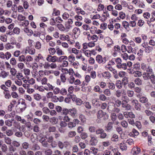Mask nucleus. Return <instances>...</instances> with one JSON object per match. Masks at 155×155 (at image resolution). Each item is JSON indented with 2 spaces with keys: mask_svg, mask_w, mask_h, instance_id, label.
I'll list each match as a JSON object with an SVG mask.
<instances>
[{
  "mask_svg": "<svg viewBox=\"0 0 155 155\" xmlns=\"http://www.w3.org/2000/svg\"><path fill=\"white\" fill-rule=\"evenodd\" d=\"M123 98L124 100L122 101V108L125 110L127 111L130 110L131 108V106L128 104L129 101V98L127 96H125L123 97Z\"/></svg>",
  "mask_w": 155,
  "mask_h": 155,
  "instance_id": "f257e3e1",
  "label": "nucleus"
},
{
  "mask_svg": "<svg viewBox=\"0 0 155 155\" xmlns=\"http://www.w3.org/2000/svg\"><path fill=\"white\" fill-rule=\"evenodd\" d=\"M114 61L116 63V67L118 69L126 70L127 69V65L126 63H122V60L120 58H115Z\"/></svg>",
  "mask_w": 155,
  "mask_h": 155,
  "instance_id": "f03ea898",
  "label": "nucleus"
},
{
  "mask_svg": "<svg viewBox=\"0 0 155 155\" xmlns=\"http://www.w3.org/2000/svg\"><path fill=\"white\" fill-rule=\"evenodd\" d=\"M54 87L50 83L47 84V85L45 86H38L37 88V90L41 92H43L45 90L47 91H52Z\"/></svg>",
  "mask_w": 155,
  "mask_h": 155,
  "instance_id": "7ed1b4c3",
  "label": "nucleus"
},
{
  "mask_svg": "<svg viewBox=\"0 0 155 155\" xmlns=\"http://www.w3.org/2000/svg\"><path fill=\"white\" fill-rule=\"evenodd\" d=\"M97 116L98 118L100 119L102 117L103 119L104 120H107L109 117L107 114L101 110H99L98 111Z\"/></svg>",
  "mask_w": 155,
  "mask_h": 155,
  "instance_id": "20e7f679",
  "label": "nucleus"
},
{
  "mask_svg": "<svg viewBox=\"0 0 155 155\" xmlns=\"http://www.w3.org/2000/svg\"><path fill=\"white\" fill-rule=\"evenodd\" d=\"M126 91L124 89H118L114 93V95L117 97L119 98L121 96L123 98V97L126 96Z\"/></svg>",
  "mask_w": 155,
  "mask_h": 155,
  "instance_id": "39448f33",
  "label": "nucleus"
},
{
  "mask_svg": "<svg viewBox=\"0 0 155 155\" xmlns=\"http://www.w3.org/2000/svg\"><path fill=\"white\" fill-rule=\"evenodd\" d=\"M36 80L38 83H41L42 85H47V84L48 83H47L48 79L45 77L42 78L40 76H37Z\"/></svg>",
  "mask_w": 155,
  "mask_h": 155,
  "instance_id": "423d86ee",
  "label": "nucleus"
},
{
  "mask_svg": "<svg viewBox=\"0 0 155 155\" xmlns=\"http://www.w3.org/2000/svg\"><path fill=\"white\" fill-rule=\"evenodd\" d=\"M58 57L56 56H52L50 54L48 55L46 58V60L49 62H58Z\"/></svg>",
  "mask_w": 155,
  "mask_h": 155,
  "instance_id": "0eeeda50",
  "label": "nucleus"
},
{
  "mask_svg": "<svg viewBox=\"0 0 155 155\" xmlns=\"http://www.w3.org/2000/svg\"><path fill=\"white\" fill-rule=\"evenodd\" d=\"M96 61L100 64H104L107 61L106 57L103 58L101 55H97L96 57Z\"/></svg>",
  "mask_w": 155,
  "mask_h": 155,
  "instance_id": "6e6552de",
  "label": "nucleus"
},
{
  "mask_svg": "<svg viewBox=\"0 0 155 155\" xmlns=\"http://www.w3.org/2000/svg\"><path fill=\"white\" fill-rule=\"evenodd\" d=\"M91 139L89 141V144L92 146H95L98 143V140L97 137L91 134L90 136Z\"/></svg>",
  "mask_w": 155,
  "mask_h": 155,
  "instance_id": "1a4fd4ad",
  "label": "nucleus"
},
{
  "mask_svg": "<svg viewBox=\"0 0 155 155\" xmlns=\"http://www.w3.org/2000/svg\"><path fill=\"white\" fill-rule=\"evenodd\" d=\"M131 102L133 106L135 109L138 110H140V105L137 100H133Z\"/></svg>",
  "mask_w": 155,
  "mask_h": 155,
  "instance_id": "9d476101",
  "label": "nucleus"
},
{
  "mask_svg": "<svg viewBox=\"0 0 155 155\" xmlns=\"http://www.w3.org/2000/svg\"><path fill=\"white\" fill-rule=\"evenodd\" d=\"M35 53V49L32 48V46H28L26 48L25 53H28L30 54H34Z\"/></svg>",
  "mask_w": 155,
  "mask_h": 155,
  "instance_id": "9b49d317",
  "label": "nucleus"
},
{
  "mask_svg": "<svg viewBox=\"0 0 155 155\" xmlns=\"http://www.w3.org/2000/svg\"><path fill=\"white\" fill-rule=\"evenodd\" d=\"M115 58H113L110 61L108 64L105 66V68L107 70H109V71L110 69H113V68L111 66V65H114L115 64V63L114 62V60Z\"/></svg>",
  "mask_w": 155,
  "mask_h": 155,
  "instance_id": "f8f14e48",
  "label": "nucleus"
},
{
  "mask_svg": "<svg viewBox=\"0 0 155 155\" xmlns=\"http://www.w3.org/2000/svg\"><path fill=\"white\" fill-rule=\"evenodd\" d=\"M137 97L139 98V101L141 103H146L148 101L147 98L145 96H142L139 94L137 95Z\"/></svg>",
  "mask_w": 155,
  "mask_h": 155,
  "instance_id": "ddd939ff",
  "label": "nucleus"
},
{
  "mask_svg": "<svg viewBox=\"0 0 155 155\" xmlns=\"http://www.w3.org/2000/svg\"><path fill=\"white\" fill-rule=\"evenodd\" d=\"M77 112V110L75 108L69 109L68 114L73 117H74L76 115Z\"/></svg>",
  "mask_w": 155,
  "mask_h": 155,
  "instance_id": "4468645a",
  "label": "nucleus"
},
{
  "mask_svg": "<svg viewBox=\"0 0 155 155\" xmlns=\"http://www.w3.org/2000/svg\"><path fill=\"white\" fill-rule=\"evenodd\" d=\"M113 123L111 122H109L107 126L105 127V130L107 132H110L113 129Z\"/></svg>",
  "mask_w": 155,
  "mask_h": 155,
  "instance_id": "2eb2a0df",
  "label": "nucleus"
},
{
  "mask_svg": "<svg viewBox=\"0 0 155 155\" xmlns=\"http://www.w3.org/2000/svg\"><path fill=\"white\" fill-rule=\"evenodd\" d=\"M151 73L149 72H144L142 74V76L144 80H147L150 79Z\"/></svg>",
  "mask_w": 155,
  "mask_h": 155,
  "instance_id": "dca6fc26",
  "label": "nucleus"
},
{
  "mask_svg": "<svg viewBox=\"0 0 155 155\" xmlns=\"http://www.w3.org/2000/svg\"><path fill=\"white\" fill-rule=\"evenodd\" d=\"M121 125L124 128H127L129 130H130L131 128L130 126H128L127 122L125 120L122 121L120 122Z\"/></svg>",
  "mask_w": 155,
  "mask_h": 155,
  "instance_id": "f3484780",
  "label": "nucleus"
},
{
  "mask_svg": "<svg viewBox=\"0 0 155 155\" xmlns=\"http://www.w3.org/2000/svg\"><path fill=\"white\" fill-rule=\"evenodd\" d=\"M39 141L41 143L42 145L45 147H48L49 144L45 138H42L39 140Z\"/></svg>",
  "mask_w": 155,
  "mask_h": 155,
  "instance_id": "a211bd4d",
  "label": "nucleus"
},
{
  "mask_svg": "<svg viewBox=\"0 0 155 155\" xmlns=\"http://www.w3.org/2000/svg\"><path fill=\"white\" fill-rule=\"evenodd\" d=\"M132 151L133 155H138L140 152L141 149L139 147H135L133 148Z\"/></svg>",
  "mask_w": 155,
  "mask_h": 155,
  "instance_id": "6ab92c4d",
  "label": "nucleus"
},
{
  "mask_svg": "<svg viewBox=\"0 0 155 155\" xmlns=\"http://www.w3.org/2000/svg\"><path fill=\"white\" fill-rule=\"evenodd\" d=\"M35 61L38 62H40L44 61L43 57L41 54H39L36 57L35 59Z\"/></svg>",
  "mask_w": 155,
  "mask_h": 155,
  "instance_id": "aec40b11",
  "label": "nucleus"
},
{
  "mask_svg": "<svg viewBox=\"0 0 155 155\" xmlns=\"http://www.w3.org/2000/svg\"><path fill=\"white\" fill-rule=\"evenodd\" d=\"M33 61V58L30 55H27L25 57V64H29V63Z\"/></svg>",
  "mask_w": 155,
  "mask_h": 155,
  "instance_id": "412c9836",
  "label": "nucleus"
},
{
  "mask_svg": "<svg viewBox=\"0 0 155 155\" xmlns=\"http://www.w3.org/2000/svg\"><path fill=\"white\" fill-rule=\"evenodd\" d=\"M103 77L105 78L109 79L111 77V75L110 72L105 71L102 74Z\"/></svg>",
  "mask_w": 155,
  "mask_h": 155,
  "instance_id": "4be33fe9",
  "label": "nucleus"
},
{
  "mask_svg": "<svg viewBox=\"0 0 155 155\" xmlns=\"http://www.w3.org/2000/svg\"><path fill=\"white\" fill-rule=\"evenodd\" d=\"M153 50V47L148 45L145 49H144L145 52L147 54H149L152 52Z\"/></svg>",
  "mask_w": 155,
  "mask_h": 155,
  "instance_id": "5701e85b",
  "label": "nucleus"
},
{
  "mask_svg": "<svg viewBox=\"0 0 155 155\" xmlns=\"http://www.w3.org/2000/svg\"><path fill=\"white\" fill-rule=\"evenodd\" d=\"M24 32L26 33L28 36H31L33 33V31L32 30L29 29L28 28H24Z\"/></svg>",
  "mask_w": 155,
  "mask_h": 155,
  "instance_id": "b1692460",
  "label": "nucleus"
},
{
  "mask_svg": "<svg viewBox=\"0 0 155 155\" xmlns=\"http://www.w3.org/2000/svg\"><path fill=\"white\" fill-rule=\"evenodd\" d=\"M123 84L121 81L118 80L116 82L115 85L117 88L121 89L122 87Z\"/></svg>",
  "mask_w": 155,
  "mask_h": 155,
  "instance_id": "393cba45",
  "label": "nucleus"
},
{
  "mask_svg": "<svg viewBox=\"0 0 155 155\" xmlns=\"http://www.w3.org/2000/svg\"><path fill=\"white\" fill-rule=\"evenodd\" d=\"M58 29L61 31H63L64 32H66V29L65 27L61 24H58L56 25Z\"/></svg>",
  "mask_w": 155,
  "mask_h": 155,
  "instance_id": "a878e982",
  "label": "nucleus"
},
{
  "mask_svg": "<svg viewBox=\"0 0 155 155\" xmlns=\"http://www.w3.org/2000/svg\"><path fill=\"white\" fill-rule=\"evenodd\" d=\"M108 86L109 88V89L110 90H114L115 88V84L112 82L111 81H110L108 83Z\"/></svg>",
  "mask_w": 155,
  "mask_h": 155,
  "instance_id": "bb28decb",
  "label": "nucleus"
},
{
  "mask_svg": "<svg viewBox=\"0 0 155 155\" xmlns=\"http://www.w3.org/2000/svg\"><path fill=\"white\" fill-rule=\"evenodd\" d=\"M14 121V119L7 120L5 121V124L8 126L11 127L12 126V122Z\"/></svg>",
  "mask_w": 155,
  "mask_h": 155,
  "instance_id": "cd10ccee",
  "label": "nucleus"
},
{
  "mask_svg": "<svg viewBox=\"0 0 155 155\" xmlns=\"http://www.w3.org/2000/svg\"><path fill=\"white\" fill-rule=\"evenodd\" d=\"M68 57L66 56H61L58 57V62L62 63L63 61L66 60Z\"/></svg>",
  "mask_w": 155,
  "mask_h": 155,
  "instance_id": "c85d7f7f",
  "label": "nucleus"
},
{
  "mask_svg": "<svg viewBox=\"0 0 155 155\" xmlns=\"http://www.w3.org/2000/svg\"><path fill=\"white\" fill-rule=\"evenodd\" d=\"M119 146L121 150L123 151L127 149V145L124 142L120 143Z\"/></svg>",
  "mask_w": 155,
  "mask_h": 155,
  "instance_id": "c756f323",
  "label": "nucleus"
},
{
  "mask_svg": "<svg viewBox=\"0 0 155 155\" xmlns=\"http://www.w3.org/2000/svg\"><path fill=\"white\" fill-rule=\"evenodd\" d=\"M133 75L136 77H140L142 75V73L139 71H133Z\"/></svg>",
  "mask_w": 155,
  "mask_h": 155,
  "instance_id": "7c9ffc66",
  "label": "nucleus"
},
{
  "mask_svg": "<svg viewBox=\"0 0 155 155\" xmlns=\"http://www.w3.org/2000/svg\"><path fill=\"white\" fill-rule=\"evenodd\" d=\"M90 150L91 152L94 154V155H100V153H98L97 149L92 147L91 148Z\"/></svg>",
  "mask_w": 155,
  "mask_h": 155,
  "instance_id": "2f4dec72",
  "label": "nucleus"
},
{
  "mask_svg": "<svg viewBox=\"0 0 155 155\" xmlns=\"http://www.w3.org/2000/svg\"><path fill=\"white\" fill-rule=\"evenodd\" d=\"M53 87H54V88L52 91H53V93L55 95H57L60 93V88L58 87H56L55 88L54 86H53Z\"/></svg>",
  "mask_w": 155,
  "mask_h": 155,
  "instance_id": "473e14b6",
  "label": "nucleus"
},
{
  "mask_svg": "<svg viewBox=\"0 0 155 155\" xmlns=\"http://www.w3.org/2000/svg\"><path fill=\"white\" fill-rule=\"evenodd\" d=\"M34 98L36 101H39L42 98L41 96L38 94H35L33 95Z\"/></svg>",
  "mask_w": 155,
  "mask_h": 155,
  "instance_id": "72a5a7b5",
  "label": "nucleus"
},
{
  "mask_svg": "<svg viewBox=\"0 0 155 155\" xmlns=\"http://www.w3.org/2000/svg\"><path fill=\"white\" fill-rule=\"evenodd\" d=\"M76 133L75 131H71L68 132V136L69 137L72 138L74 137L76 135Z\"/></svg>",
  "mask_w": 155,
  "mask_h": 155,
  "instance_id": "f704fd0d",
  "label": "nucleus"
},
{
  "mask_svg": "<svg viewBox=\"0 0 155 155\" xmlns=\"http://www.w3.org/2000/svg\"><path fill=\"white\" fill-rule=\"evenodd\" d=\"M26 108V103L23 101L21 102V105L20 107L21 111H22L25 110Z\"/></svg>",
  "mask_w": 155,
  "mask_h": 155,
  "instance_id": "c9c22d12",
  "label": "nucleus"
},
{
  "mask_svg": "<svg viewBox=\"0 0 155 155\" xmlns=\"http://www.w3.org/2000/svg\"><path fill=\"white\" fill-rule=\"evenodd\" d=\"M79 118L82 123H84L86 122V119L85 118V116L83 114H80Z\"/></svg>",
  "mask_w": 155,
  "mask_h": 155,
  "instance_id": "e433bc0d",
  "label": "nucleus"
},
{
  "mask_svg": "<svg viewBox=\"0 0 155 155\" xmlns=\"http://www.w3.org/2000/svg\"><path fill=\"white\" fill-rule=\"evenodd\" d=\"M122 101H121L119 99H117L115 101V104L114 106H116L117 107H120L122 104Z\"/></svg>",
  "mask_w": 155,
  "mask_h": 155,
  "instance_id": "4c0bfd02",
  "label": "nucleus"
},
{
  "mask_svg": "<svg viewBox=\"0 0 155 155\" xmlns=\"http://www.w3.org/2000/svg\"><path fill=\"white\" fill-rule=\"evenodd\" d=\"M103 93L105 95L108 96H110L111 95L110 91L108 88L104 89V90Z\"/></svg>",
  "mask_w": 155,
  "mask_h": 155,
  "instance_id": "58836bf2",
  "label": "nucleus"
},
{
  "mask_svg": "<svg viewBox=\"0 0 155 155\" xmlns=\"http://www.w3.org/2000/svg\"><path fill=\"white\" fill-rule=\"evenodd\" d=\"M50 122L53 124H56L58 123V119L56 117H53L50 118Z\"/></svg>",
  "mask_w": 155,
  "mask_h": 155,
  "instance_id": "ea45409f",
  "label": "nucleus"
},
{
  "mask_svg": "<svg viewBox=\"0 0 155 155\" xmlns=\"http://www.w3.org/2000/svg\"><path fill=\"white\" fill-rule=\"evenodd\" d=\"M135 83L138 85H140L142 84V81L141 79L139 78H137L134 80Z\"/></svg>",
  "mask_w": 155,
  "mask_h": 155,
  "instance_id": "a19ab883",
  "label": "nucleus"
},
{
  "mask_svg": "<svg viewBox=\"0 0 155 155\" xmlns=\"http://www.w3.org/2000/svg\"><path fill=\"white\" fill-rule=\"evenodd\" d=\"M149 79L152 84H155V75L154 73H151Z\"/></svg>",
  "mask_w": 155,
  "mask_h": 155,
  "instance_id": "79ce46f5",
  "label": "nucleus"
},
{
  "mask_svg": "<svg viewBox=\"0 0 155 155\" xmlns=\"http://www.w3.org/2000/svg\"><path fill=\"white\" fill-rule=\"evenodd\" d=\"M14 47L9 43H7L5 45V48L7 50H9L14 48Z\"/></svg>",
  "mask_w": 155,
  "mask_h": 155,
  "instance_id": "37998d69",
  "label": "nucleus"
},
{
  "mask_svg": "<svg viewBox=\"0 0 155 155\" xmlns=\"http://www.w3.org/2000/svg\"><path fill=\"white\" fill-rule=\"evenodd\" d=\"M128 97H133L134 94V92L133 91L127 90L126 92Z\"/></svg>",
  "mask_w": 155,
  "mask_h": 155,
  "instance_id": "c03bdc74",
  "label": "nucleus"
},
{
  "mask_svg": "<svg viewBox=\"0 0 155 155\" xmlns=\"http://www.w3.org/2000/svg\"><path fill=\"white\" fill-rule=\"evenodd\" d=\"M144 71H146V72H149L150 73H154L153 69L149 65H148Z\"/></svg>",
  "mask_w": 155,
  "mask_h": 155,
  "instance_id": "a18cd8bd",
  "label": "nucleus"
},
{
  "mask_svg": "<svg viewBox=\"0 0 155 155\" xmlns=\"http://www.w3.org/2000/svg\"><path fill=\"white\" fill-rule=\"evenodd\" d=\"M110 110L114 112V113H118L120 112L121 110L120 108H118L116 106H114V108L112 110Z\"/></svg>",
  "mask_w": 155,
  "mask_h": 155,
  "instance_id": "49530a36",
  "label": "nucleus"
},
{
  "mask_svg": "<svg viewBox=\"0 0 155 155\" xmlns=\"http://www.w3.org/2000/svg\"><path fill=\"white\" fill-rule=\"evenodd\" d=\"M76 58L80 59L82 61H84L85 60V58L84 57L82 56L81 53L79 52L78 53V54L76 55Z\"/></svg>",
  "mask_w": 155,
  "mask_h": 155,
  "instance_id": "de8ad7c7",
  "label": "nucleus"
},
{
  "mask_svg": "<svg viewBox=\"0 0 155 155\" xmlns=\"http://www.w3.org/2000/svg\"><path fill=\"white\" fill-rule=\"evenodd\" d=\"M8 72H6L5 71H2L1 73V77L3 78H5L8 76L9 75Z\"/></svg>",
  "mask_w": 155,
  "mask_h": 155,
  "instance_id": "09e8293b",
  "label": "nucleus"
},
{
  "mask_svg": "<svg viewBox=\"0 0 155 155\" xmlns=\"http://www.w3.org/2000/svg\"><path fill=\"white\" fill-rule=\"evenodd\" d=\"M4 141L7 144L10 145L12 143V140L10 138L8 137H4Z\"/></svg>",
  "mask_w": 155,
  "mask_h": 155,
  "instance_id": "8fccbe9b",
  "label": "nucleus"
},
{
  "mask_svg": "<svg viewBox=\"0 0 155 155\" xmlns=\"http://www.w3.org/2000/svg\"><path fill=\"white\" fill-rule=\"evenodd\" d=\"M12 56L11 53L8 51L6 52L5 54L4 59H6V60H8Z\"/></svg>",
  "mask_w": 155,
  "mask_h": 155,
  "instance_id": "3c124183",
  "label": "nucleus"
},
{
  "mask_svg": "<svg viewBox=\"0 0 155 155\" xmlns=\"http://www.w3.org/2000/svg\"><path fill=\"white\" fill-rule=\"evenodd\" d=\"M111 140L114 142L118 141V136L116 134H113L111 138Z\"/></svg>",
  "mask_w": 155,
  "mask_h": 155,
  "instance_id": "603ef678",
  "label": "nucleus"
},
{
  "mask_svg": "<svg viewBox=\"0 0 155 155\" xmlns=\"http://www.w3.org/2000/svg\"><path fill=\"white\" fill-rule=\"evenodd\" d=\"M60 94L63 96L66 95L67 93V90L64 88H62L60 90Z\"/></svg>",
  "mask_w": 155,
  "mask_h": 155,
  "instance_id": "864d4df0",
  "label": "nucleus"
},
{
  "mask_svg": "<svg viewBox=\"0 0 155 155\" xmlns=\"http://www.w3.org/2000/svg\"><path fill=\"white\" fill-rule=\"evenodd\" d=\"M48 51L50 55H53L56 52V50L54 48H50L48 49Z\"/></svg>",
  "mask_w": 155,
  "mask_h": 155,
  "instance_id": "5fc2aeb1",
  "label": "nucleus"
},
{
  "mask_svg": "<svg viewBox=\"0 0 155 155\" xmlns=\"http://www.w3.org/2000/svg\"><path fill=\"white\" fill-rule=\"evenodd\" d=\"M52 151L50 149H47L45 151V155H52Z\"/></svg>",
  "mask_w": 155,
  "mask_h": 155,
  "instance_id": "6e6d98bb",
  "label": "nucleus"
},
{
  "mask_svg": "<svg viewBox=\"0 0 155 155\" xmlns=\"http://www.w3.org/2000/svg\"><path fill=\"white\" fill-rule=\"evenodd\" d=\"M121 82L124 86L127 84L128 83V78L126 77H123Z\"/></svg>",
  "mask_w": 155,
  "mask_h": 155,
  "instance_id": "4d7b16f0",
  "label": "nucleus"
},
{
  "mask_svg": "<svg viewBox=\"0 0 155 155\" xmlns=\"http://www.w3.org/2000/svg\"><path fill=\"white\" fill-rule=\"evenodd\" d=\"M56 53L58 55L60 56L63 54V52L61 49L59 48H56Z\"/></svg>",
  "mask_w": 155,
  "mask_h": 155,
  "instance_id": "13d9d810",
  "label": "nucleus"
},
{
  "mask_svg": "<svg viewBox=\"0 0 155 155\" xmlns=\"http://www.w3.org/2000/svg\"><path fill=\"white\" fill-rule=\"evenodd\" d=\"M0 40L4 42L7 41V36L5 35H1L0 36Z\"/></svg>",
  "mask_w": 155,
  "mask_h": 155,
  "instance_id": "bf43d9fd",
  "label": "nucleus"
},
{
  "mask_svg": "<svg viewBox=\"0 0 155 155\" xmlns=\"http://www.w3.org/2000/svg\"><path fill=\"white\" fill-rule=\"evenodd\" d=\"M40 147L37 144H33L32 147L31 149L33 150H39Z\"/></svg>",
  "mask_w": 155,
  "mask_h": 155,
  "instance_id": "052dcab7",
  "label": "nucleus"
},
{
  "mask_svg": "<svg viewBox=\"0 0 155 155\" xmlns=\"http://www.w3.org/2000/svg\"><path fill=\"white\" fill-rule=\"evenodd\" d=\"M65 28L66 29V32H68L72 28L71 25H70L66 23L65 24Z\"/></svg>",
  "mask_w": 155,
  "mask_h": 155,
  "instance_id": "680f3d73",
  "label": "nucleus"
},
{
  "mask_svg": "<svg viewBox=\"0 0 155 155\" xmlns=\"http://www.w3.org/2000/svg\"><path fill=\"white\" fill-rule=\"evenodd\" d=\"M117 115L115 113H112L110 115L111 119L113 121H115L117 119Z\"/></svg>",
  "mask_w": 155,
  "mask_h": 155,
  "instance_id": "e2e57ef3",
  "label": "nucleus"
},
{
  "mask_svg": "<svg viewBox=\"0 0 155 155\" xmlns=\"http://www.w3.org/2000/svg\"><path fill=\"white\" fill-rule=\"evenodd\" d=\"M8 150L10 152L12 153L14 152L16 150V148L15 147L11 145L8 147Z\"/></svg>",
  "mask_w": 155,
  "mask_h": 155,
  "instance_id": "0e129e2a",
  "label": "nucleus"
},
{
  "mask_svg": "<svg viewBox=\"0 0 155 155\" xmlns=\"http://www.w3.org/2000/svg\"><path fill=\"white\" fill-rule=\"evenodd\" d=\"M53 95L54 94L53 92L50 91L46 94V96L48 99H52Z\"/></svg>",
  "mask_w": 155,
  "mask_h": 155,
  "instance_id": "69168bd1",
  "label": "nucleus"
},
{
  "mask_svg": "<svg viewBox=\"0 0 155 155\" xmlns=\"http://www.w3.org/2000/svg\"><path fill=\"white\" fill-rule=\"evenodd\" d=\"M18 60L20 62H23L25 63V57L24 55H22L18 57Z\"/></svg>",
  "mask_w": 155,
  "mask_h": 155,
  "instance_id": "338daca9",
  "label": "nucleus"
},
{
  "mask_svg": "<svg viewBox=\"0 0 155 155\" xmlns=\"http://www.w3.org/2000/svg\"><path fill=\"white\" fill-rule=\"evenodd\" d=\"M134 41L137 44H140L142 41V39L140 37H135L134 39Z\"/></svg>",
  "mask_w": 155,
  "mask_h": 155,
  "instance_id": "774afa93",
  "label": "nucleus"
}]
</instances>
